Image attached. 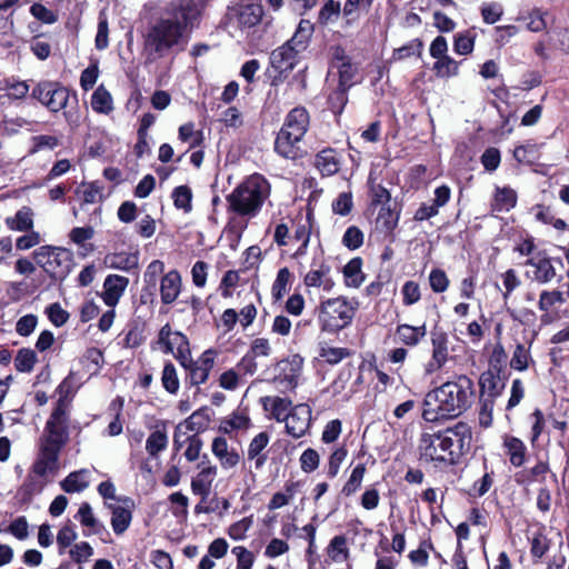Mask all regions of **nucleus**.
<instances>
[{
  "label": "nucleus",
  "mask_w": 569,
  "mask_h": 569,
  "mask_svg": "<svg viewBox=\"0 0 569 569\" xmlns=\"http://www.w3.org/2000/svg\"><path fill=\"white\" fill-rule=\"evenodd\" d=\"M111 509V527L116 535H122L130 526L132 512L128 507L109 505Z\"/></svg>",
  "instance_id": "31"
},
{
  "label": "nucleus",
  "mask_w": 569,
  "mask_h": 569,
  "mask_svg": "<svg viewBox=\"0 0 569 569\" xmlns=\"http://www.w3.org/2000/svg\"><path fill=\"white\" fill-rule=\"evenodd\" d=\"M299 56L290 44L283 43L271 52L270 64L281 76L293 70L299 61Z\"/></svg>",
  "instance_id": "15"
},
{
  "label": "nucleus",
  "mask_w": 569,
  "mask_h": 569,
  "mask_svg": "<svg viewBox=\"0 0 569 569\" xmlns=\"http://www.w3.org/2000/svg\"><path fill=\"white\" fill-rule=\"evenodd\" d=\"M181 291V277L178 271L171 270L161 278L160 295L164 305H170Z\"/></svg>",
  "instance_id": "23"
},
{
  "label": "nucleus",
  "mask_w": 569,
  "mask_h": 569,
  "mask_svg": "<svg viewBox=\"0 0 569 569\" xmlns=\"http://www.w3.org/2000/svg\"><path fill=\"white\" fill-rule=\"evenodd\" d=\"M399 214L390 208L382 207L377 217V226L385 232L390 233L398 224Z\"/></svg>",
  "instance_id": "50"
},
{
  "label": "nucleus",
  "mask_w": 569,
  "mask_h": 569,
  "mask_svg": "<svg viewBox=\"0 0 569 569\" xmlns=\"http://www.w3.org/2000/svg\"><path fill=\"white\" fill-rule=\"evenodd\" d=\"M60 144L59 138L56 136L40 134L32 138L31 152H39L41 150H53Z\"/></svg>",
  "instance_id": "56"
},
{
  "label": "nucleus",
  "mask_w": 569,
  "mask_h": 569,
  "mask_svg": "<svg viewBox=\"0 0 569 569\" xmlns=\"http://www.w3.org/2000/svg\"><path fill=\"white\" fill-rule=\"evenodd\" d=\"M88 469H80L69 473L61 482L60 486L63 491L68 493L81 492L89 487Z\"/></svg>",
  "instance_id": "28"
},
{
  "label": "nucleus",
  "mask_w": 569,
  "mask_h": 569,
  "mask_svg": "<svg viewBox=\"0 0 569 569\" xmlns=\"http://www.w3.org/2000/svg\"><path fill=\"white\" fill-rule=\"evenodd\" d=\"M201 7L196 0H173L144 34L143 47L147 59L154 61L171 50L182 49L190 32L198 26Z\"/></svg>",
  "instance_id": "1"
},
{
  "label": "nucleus",
  "mask_w": 569,
  "mask_h": 569,
  "mask_svg": "<svg viewBox=\"0 0 569 569\" xmlns=\"http://www.w3.org/2000/svg\"><path fill=\"white\" fill-rule=\"evenodd\" d=\"M37 360V353L32 349L23 348L14 358V367L20 372H31Z\"/></svg>",
  "instance_id": "42"
},
{
  "label": "nucleus",
  "mask_w": 569,
  "mask_h": 569,
  "mask_svg": "<svg viewBox=\"0 0 569 569\" xmlns=\"http://www.w3.org/2000/svg\"><path fill=\"white\" fill-rule=\"evenodd\" d=\"M129 279L119 274H109L103 282L102 299L108 307L113 308L120 300Z\"/></svg>",
  "instance_id": "17"
},
{
  "label": "nucleus",
  "mask_w": 569,
  "mask_h": 569,
  "mask_svg": "<svg viewBox=\"0 0 569 569\" xmlns=\"http://www.w3.org/2000/svg\"><path fill=\"white\" fill-rule=\"evenodd\" d=\"M363 243V232L356 226H350L345 231L342 244L349 250H356Z\"/></svg>",
  "instance_id": "53"
},
{
  "label": "nucleus",
  "mask_w": 569,
  "mask_h": 569,
  "mask_svg": "<svg viewBox=\"0 0 569 569\" xmlns=\"http://www.w3.org/2000/svg\"><path fill=\"white\" fill-rule=\"evenodd\" d=\"M302 138L293 136L292 132H288L284 129H280L274 141V151L286 158L295 160L300 157L301 150L299 143Z\"/></svg>",
  "instance_id": "18"
},
{
  "label": "nucleus",
  "mask_w": 569,
  "mask_h": 569,
  "mask_svg": "<svg viewBox=\"0 0 569 569\" xmlns=\"http://www.w3.org/2000/svg\"><path fill=\"white\" fill-rule=\"evenodd\" d=\"M357 305L343 297L323 301L319 310L322 329L338 331L346 328L355 317Z\"/></svg>",
  "instance_id": "6"
},
{
  "label": "nucleus",
  "mask_w": 569,
  "mask_h": 569,
  "mask_svg": "<svg viewBox=\"0 0 569 569\" xmlns=\"http://www.w3.org/2000/svg\"><path fill=\"white\" fill-rule=\"evenodd\" d=\"M396 335L402 343L413 347L427 335V327L425 323L419 327L406 323L399 325L396 329Z\"/></svg>",
  "instance_id": "29"
},
{
  "label": "nucleus",
  "mask_w": 569,
  "mask_h": 569,
  "mask_svg": "<svg viewBox=\"0 0 569 569\" xmlns=\"http://www.w3.org/2000/svg\"><path fill=\"white\" fill-rule=\"evenodd\" d=\"M473 398V381L466 375H460L426 395L422 418L429 422L456 418L471 407Z\"/></svg>",
  "instance_id": "2"
},
{
  "label": "nucleus",
  "mask_w": 569,
  "mask_h": 569,
  "mask_svg": "<svg viewBox=\"0 0 569 569\" xmlns=\"http://www.w3.org/2000/svg\"><path fill=\"white\" fill-rule=\"evenodd\" d=\"M309 127V113L302 108L298 107L292 109L286 117L282 129L292 132L293 136L303 138Z\"/></svg>",
  "instance_id": "21"
},
{
  "label": "nucleus",
  "mask_w": 569,
  "mask_h": 569,
  "mask_svg": "<svg viewBox=\"0 0 569 569\" xmlns=\"http://www.w3.org/2000/svg\"><path fill=\"white\" fill-rule=\"evenodd\" d=\"M432 357L426 371L432 373L441 369L448 360V335L438 329L431 331Z\"/></svg>",
  "instance_id": "13"
},
{
  "label": "nucleus",
  "mask_w": 569,
  "mask_h": 569,
  "mask_svg": "<svg viewBox=\"0 0 569 569\" xmlns=\"http://www.w3.org/2000/svg\"><path fill=\"white\" fill-rule=\"evenodd\" d=\"M6 224L10 230L29 231L33 228V212L29 207H22L13 217L6 219Z\"/></svg>",
  "instance_id": "30"
},
{
  "label": "nucleus",
  "mask_w": 569,
  "mask_h": 569,
  "mask_svg": "<svg viewBox=\"0 0 569 569\" xmlns=\"http://www.w3.org/2000/svg\"><path fill=\"white\" fill-rule=\"evenodd\" d=\"M263 12V7L260 3L237 4L228 9V18L244 30L259 24Z\"/></svg>",
  "instance_id": "9"
},
{
  "label": "nucleus",
  "mask_w": 569,
  "mask_h": 569,
  "mask_svg": "<svg viewBox=\"0 0 569 569\" xmlns=\"http://www.w3.org/2000/svg\"><path fill=\"white\" fill-rule=\"evenodd\" d=\"M517 204V192L510 187H497L491 203L492 211L507 212Z\"/></svg>",
  "instance_id": "27"
},
{
  "label": "nucleus",
  "mask_w": 569,
  "mask_h": 569,
  "mask_svg": "<svg viewBox=\"0 0 569 569\" xmlns=\"http://www.w3.org/2000/svg\"><path fill=\"white\" fill-rule=\"evenodd\" d=\"M214 355L212 349H208L193 362V366L186 368L189 372L187 381L191 386H199L207 381L214 365Z\"/></svg>",
  "instance_id": "14"
},
{
  "label": "nucleus",
  "mask_w": 569,
  "mask_h": 569,
  "mask_svg": "<svg viewBox=\"0 0 569 569\" xmlns=\"http://www.w3.org/2000/svg\"><path fill=\"white\" fill-rule=\"evenodd\" d=\"M320 456L312 449H306L300 456V467L302 471L309 473L315 471L319 467Z\"/></svg>",
  "instance_id": "57"
},
{
  "label": "nucleus",
  "mask_w": 569,
  "mask_h": 569,
  "mask_svg": "<svg viewBox=\"0 0 569 569\" xmlns=\"http://www.w3.org/2000/svg\"><path fill=\"white\" fill-rule=\"evenodd\" d=\"M262 407L269 411L271 417L277 421H284L292 408V401L289 398L282 397H263L261 398Z\"/></svg>",
  "instance_id": "25"
},
{
  "label": "nucleus",
  "mask_w": 569,
  "mask_h": 569,
  "mask_svg": "<svg viewBox=\"0 0 569 569\" xmlns=\"http://www.w3.org/2000/svg\"><path fill=\"white\" fill-rule=\"evenodd\" d=\"M479 386L481 393H487L491 400L500 393L499 378L490 370L480 375Z\"/></svg>",
  "instance_id": "41"
},
{
  "label": "nucleus",
  "mask_w": 569,
  "mask_h": 569,
  "mask_svg": "<svg viewBox=\"0 0 569 569\" xmlns=\"http://www.w3.org/2000/svg\"><path fill=\"white\" fill-rule=\"evenodd\" d=\"M91 107L96 112L103 114H109L113 110L112 97L102 84L92 93Z\"/></svg>",
  "instance_id": "33"
},
{
  "label": "nucleus",
  "mask_w": 569,
  "mask_h": 569,
  "mask_svg": "<svg viewBox=\"0 0 569 569\" xmlns=\"http://www.w3.org/2000/svg\"><path fill=\"white\" fill-rule=\"evenodd\" d=\"M403 296V305L411 306L420 300V288L415 281H407L401 289Z\"/></svg>",
  "instance_id": "63"
},
{
  "label": "nucleus",
  "mask_w": 569,
  "mask_h": 569,
  "mask_svg": "<svg viewBox=\"0 0 569 569\" xmlns=\"http://www.w3.org/2000/svg\"><path fill=\"white\" fill-rule=\"evenodd\" d=\"M315 167L323 177H330L340 169V161L336 156V151L331 148L323 149L316 154Z\"/></svg>",
  "instance_id": "26"
},
{
  "label": "nucleus",
  "mask_w": 569,
  "mask_h": 569,
  "mask_svg": "<svg viewBox=\"0 0 569 569\" xmlns=\"http://www.w3.org/2000/svg\"><path fill=\"white\" fill-rule=\"evenodd\" d=\"M311 408L307 403L293 406L284 419L286 430L293 438L306 435L311 425Z\"/></svg>",
  "instance_id": "11"
},
{
  "label": "nucleus",
  "mask_w": 569,
  "mask_h": 569,
  "mask_svg": "<svg viewBox=\"0 0 569 569\" xmlns=\"http://www.w3.org/2000/svg\"><path fill=\"white\" fill-rule=\"evenodd\" d=\"M69 555L73 561L77 563H82L88 561L89 558L93 555V548L89 545V542L81 541L73 545V547L69 550Z\"/></svg>",
  "instance_id": "58"
},
{
  "label": "nucleus",
  "mask_w": 569,
  "mask_h": 569,
  "mask_svg": "<svg viewBox=\"0 0 569 569\" xmlns=\"http://www.w3.org/2000/svg\"><path fill=\"white\" fill-rule=\"evenodd\" d=\"M69 439L68 426L61 423H46L43 436L41 438V450L48 451L49 457L59 455L62 447Z\"/></svg>",
  "instance_id": "10"
},
{
  "label": "nucleus",
  "mask_w": 569,
  "mask_h": 569,
  "mask_svg": "<svg viewBox=\"0 0 569 569\" xmlns=\"http://www.w3.org/2000/svg\"><path fill=\"white\" fill-rule=\"evenodd\" d=\"M328 555L335 562L343 561L348 558L347 539L343 536H336L329 543Z\"/></svg>",
  "instance_id": "44"
},
{
  "label": "nucleus",
  "mask_w": 569,
  "mask_h": 569,
  "mask_svg": "<svg viewBox=\"0 0 569 569\" xmlns=\"http://www.w3.org/2000/svg\"><path fill=\"white\" fill-rule=\"evenodd\" d=\"M362 260L360 258L351 259L343 268L346 284L358 288L365 280L361 271Z\"/></svg>",
  "instance_id": "36"
},
{
  "label": "nucleus",
  "mask_w": 569,
  "mask_h": 569,
  "mask_svg": "<svg viewBox=\"0 0 569 569\" xmlns=\"http://www.w3.org/2000/svg\"><path fill=\"white\" fill-rule=\"evenodd\" d=\"M31 96L46 106L51 112H58L64 109L70 97L67 88L50 81L38 83L33 88Z\"/></svg>",
  "instance_id": "7"
},
{
  "label": "nucleus",
  "mask_w": 569,
  "mask_h": 569,
  "mask_svg": "<svg viewBox=\"0 0 569 569\" xmlns=\"http://www.w3.org/2000/svg\"><path fill=\"white\" fill-rule=\"evenodd\" d=\"M161 382L166 391L176 395L179 390L180 382L177 370L171 362H167L162 370Z\"/></svg>",
  "instance_id": "45"
},
{
  "label": "nucleus",
  "mask_w": 569,
  "mask_h": 569,
  "mask_svg": "<svg viewBox=\"0 0 569 569\" xmlns=\"http://www.w3.org/2000/svg\"><path fill=\"white\" fill-rule=\"evenodd\" d=\"M39 267L52 279L63 280L71 271L73 253L62 247L41 246L33 251Z\"/></svg>",
  "instance_id": "5"
},
{
  "label": "nucleus",
  "mask_w": 569,
  "mask_h": 569,
  "mask_svg": "<svg viewBox=\"0 0 569 569\" xmlns=\"http://www.w3.org/2000/svg\"><path fill=\"white\" fill-rule=\"evenodd\" d=\"M138 253L118 252L106 257L110 268L129 271L138 267Z\"/></svg>",
  "instance_id": "32"
},
{
  "label": "nucleus",
  "mask_w": 569,
  "mask_h": 569,
  "mask_svg": "<svg viewBox=\"0 0 569 569\" xmlns=\"http://www.w3.org/2000/svg\"><path fill=\"white\" fill-rule=\"evenodd\" d=\"M348 450L345 447L337 448L329 457L328 477L335 478L340 469L341 463L346 459Z\"/></svg>",
  "instance_id": "60"
},
{
  "label": "nucleus",
  "mask_w": 569,
  "mask_h": 569,
  "mask_svg": "<svg viewBox=\"0 0 569 569\" xmlns=\"http://www.w3.org/2000/svg\"><path fill=\"white\" fill-rule=\"evenodd\" d=\"M331 267L326 263H319L318 268L311 269L303 278V283L308 288H322L329 292L335 287L331 276Z\"/></svg>",
  "instance_id": "19"
},
{
  "label": "nucleus",
  "mask_w": 569,
  "mask_h": 569,
  "mask_svg": "<svg viewBox=\"0 0 569 569\" xmlns=\"http://www.w3.org/2000/svg\"><path fill=\"white\" fill-rule=\"evenodd\" d=\"M475 46L473 38L469 33H457L455 36L453 50L458 54H469Z\"/></svg>",
  "instance_id": "62"
},
{
  "label": "nucleus",
  "mask_w": 569,
  "mask_h": 569,
  "mask_svg": "<svg viewBox=\"0 0 569 569\" xmlns=\"http://www.w3.org/2000/svg\"><path fill=\"white\" fill-rule=\"evenodd\" d=\"M217 476L216 466H207L191 480V490L193 495L200 496L206 501L211 492V486Z\"/></svg>",
  "instance_id": "22"
},
{
  "label": "nucleus",
  "mask_w": 569,
  "mask_h": 569,
  "mask_svg": "<svg viewBox=\"0 0 569 569\" xmlns=\"http://www.w3.org/2000/svg\"><path fill=\"white\" fill-rule=\"evenodd\" d=\"M507 455L509 456L510 462L515 467H520L525 463L526 459V446L516 437H507L503 442Z\"/></svg>",
  "instance_id": "34"
},
{
  "label": "nucleus",
  "mask_w": 569,
  "mask_h": 569,
  "mask_svg": "<svg viewBox=\"0 0 569 569\" xmlns=\"http://www.w3.org/2000/svg\"><path fill=\"white\" fill-rule=\"evenodd\" d=\"M232 553L237 557V569H251L254 557L251 551L242 546L232 549Z\"/></svg>",
  "instance_id": "64"
},
{
  "label": "nucleus",
  "mask_w": 569,
  "mask_h": 569,
  "mask_svg": "<svg viewBox=\"0 0 569 569\" xmlns=\"http://www.w3.org/2000/svg\"><path fill=\"white\" fill-rule=\"evenodd\" d=\"M172 199L176 208L190 212L192 209V191L188 186H179L172 191Z\"/></svg>",
  "instance_id": "48"
},
{
  "label": "nucleus",
  "mask_w": 569,
  "mask_h": 569,
  "mask_svg": "<svg viewBox=\"0 0 569 569\" xmlns=\"http://www.w3.org/2000/svg\"><path fill=\"white\" fill-rule=\"evenodd\" d=\"M471 428L458 422L451 428L438 432H422L419 440L420 458L425 461H439L455 465L467 453L471 446Z\"/></svg>",
  "instance_id": "3"
},
{
  "label": "nucleus",
  "mask_w": 569,
  "mask_h": 569,
  "mask_svg": "<svg viewBox=\"0 0 569 569\" xmlns=\"http://www.w3.org/2000/svg\"><path fill=\"white\" fill-rule=\"evenodd\" d=\"M59 455H56L53 458L49 457L48 451L41 450L40 458L33 465V471L38 476H46L48 472H51L56 469L58 462Z\"/></svg>",
  "instance_id": "51"
},
{
  "label": "nucleus",
  "mask_w": 569,
  "mask_h": 569,
  "mask_svg": "<svg viewBox=\"0 0 569 569\" xmlns=\"http://www.w3.org/2000/svg\"><path fill=\"white\" fill-rule=\"evenodd\" d=\"M365 472L366 466L363 463H359L358 466H356L348 481L342 487V495H345L346 497L353 495L360 488Z\"/></svg>",
  "instance_id": "47"
},
{
  "label": "nucleus",
  "mask_w": 569,
  "mask_h": 569,
  "mask_svg": "<svg viewBox=\"0 0 569 569\" xmlns=\"http://www.w3.org/2000/svg\"><path fill=\"white\" fill-rule=\"evenodd\" d=\"M422 50V42L419 39H413L409 43L396 49L393 51L392 58L395 60H403L406 58H409L411 56L421 54Z\"/></svg>",
  "instance_id": "55"
},
{
  "label": "nucleus",
  "mask_w": 569,
  "mask_h": 569,
  "mask_svg": "<svg viewBox=\"0 0 569 569\" xmlns=\"http://www.w3.org/2000/svg\"><path fill=\"white\" fill-rule=\"evenodd\" d=\"M566 301L563 292L560 290H543L539 296L538 308L539 310L548 313L557 305H563Z\"/></svg>",
  "instance_id": "37"
},
{
  "label": "nucleus",
  "mask_w": 569,
  "mask_h": 569,
  "mask_svg": "<svg viewBox=\"0 0 569 569\" xmlns=\"http://www.w3.org/2000/svg\"><path fill=\"white\" fill-rule=\"evenodd\" d=\"M531 360L530 351L525 345L518 343L513 350L510 367L518 371H525Z\"/></svg>",
  "instance_id": "49"
},
{
  "label": "nucleus",
  "mask_w": 569,
  "mask_h": 569,
  "mask_svg": "<svg viewBox=\"0 0 569 569\" xmlns=\"http://www.w3.org/2000/svg\"><path fill=\"white\" fill-rule=\"evenodd\" d=\"M290 271L288 268H282L278 271L277 278L272 284V297L276 300H280L287 292V287L290 281Z\"/></svg>",
  "instance_id": "52"
},
{
  "label": "nucleus",
  "mask_w": 569,
  "mask_h": 569,
  "mask_svg": "<svg viewBox=\"0 0 569 569\" xmlns=\"http://www.w3.org/2000/svg\"><path fill=\"white\" fill-rule=\"evenodd\" d=\"M430 287L433 292L442 293L449 287V279L441 269H433L429 274Z\"/></svg>",
  "instance_id": "59"
},
{
  "label": "nucleus",
  "mask_w": 569,
  "mask_h": 569,
  "mask_svg": "<svg viewBox=\"0 0 569 569\" xmlns=\"http://www.w3.org/2000/svg\"><path fill=\"white\" fill-rule=\"evenodd\" d=\"M76 518L80 520L82 526L90 528L92 533H99L103 529V525L96 519L92 508L88 502H83L80 506Z\"/></svg>",
  "instance_id": "39"
},
{
  "label": "nucleus",
  "mask_w": 569,
  "mask_h": 569,
  "mask_svg": "<svg viewBox=\"0 0 569 569\" xmlns=\"http://www.w3.org/2000/svg\"><path fill=\"white\" fill-rule=\"evenodd\" d=\"M336 68H338L339 72V86L338 90L330 96L329 100L331 103H333V100H337L342 108L347 101L346 92L353 86V78L358 69L351 61H343L342 63L336 64Z\"/></svg>",
  "instance_id": "16"
},
{
  "label": "nucleus",
  "mask_w": 569,
  "mask_h": 569,
  "mask_svg": "<svg viewBox=\"0 0 569 569\" xmlns=\"http://www.w3.org/2000/svg\"><path fill=\"white\" fill-rule=\"evenodd\" d=\"M209 421L208 410L199 409L184 420V426L189 431L200 432L207 429Z\"/></svg>",
  "instance_id": "46"
},
{
  "label": "nucleus",
  "mask_w": 569,
  "mask_h": 569,
  "mask_svg": "<svg viewBox=\"0 0 569 569\" xmlns=\"http://www.w3.org/2000/svg\"><path fill=\"white\" fill-rule=\"evenodd\" d=\"M78 535L76 530L73 529L72 525H64L57 535V543L59 547V553L62 555L64 550L70 547L74 540L77 539Z\"/></svg>",
  "instance_id": "54"
},
{
  "label": "nucleus",
  "mask_w": 569,
  "mask_h": 569,
  "mask_svg": "<svg viewBox=\"0 0 569 569\" xmlns=\"http://www.w3.org/2000/svg\"><path fill=\"white\" fill-rule=\"evenodd\" d=\"M436 74L441 78L455 77L459 72V63L449 56L437 59L433 64Z\"/></svg>",
  "instance_id": "43"
},
{
  "label": "nucleus",
  "mask_w": 569,
  "mask_h": 569,
  "mask_svg": "<svg viewBox=\"0 0 569 569\" xmlns=\"http://www.w3.org/2000/svg\"><path fill=\"white\" fill-rule=\"evenodd\" d=\"M252 523V517H246L232 523L228 529V535L233 540H242L244 539L246 533L251 528Z\"/></svg>",
  "instance_id": "61"
},
{
  "label": "nucleus",
  "mask_w": 569,
  "mask_h": 569,
  "mask_svg": "<svg viewBox=\"0 0 569 569\" xmlns=\"http://www.w3.org/2000/svg\"><path fill=\"white\" fill-rule=\"evenodd\" d=\"M270 194L268 180L258 173L248 177L227 197L229 208L239 216L254 217Z\"/></svg>",
  "instance_id": "4"
},
{
  "label": "nucleus",
  "mask_w": 569,
  "mask_h": 569,
  "mask_svg": "<svg viewBox=\"0 0 569 569\" xmlns=\"http://www.w3.org/2000/svg\"><path fill=\"white\" fill-rule=\"evenodd\" d=\"M250 423V418L244 411H236L221 421L219 429L224 433H230L233 430L248 429Z\"/></svg>",
  "instance_id": "35"
},
{
  "label": "nucleus",
  "mask_w": 569,
  "mask_h": 569,
  "mask_svg": "<svg viewBox=\"0 0 569 569\" xmlns=\"http://www.w3.org/2000/svg\"><path fill=\"white\" fill-rule=\"evenodd\" d=\"M302 362V358L298 355L279 361L274 367L273 382L279 385L282 390H293L298 386Z\"/></svg>",
  "instance_id": "8"
},
{
  "label": "nucleus",
  "mask_w": 569,
  "mask_h": 569,
  "mask_svg": "<svg viewBox=\"0 0 569 569\" xmlns=\"http://www.w3.org/2000/svg\"><path fill=\"white\" fill-rule=\"evenodd\" d=\"M270 441V436L266 431H261L256 435L249 442L247 449V457L249 460L254 461V468L260 470L268 460L266 448Z\"/></svg>",
  "instance_id": "20"
},
{
  "label": "nucleus",
  "mask_w": 569,
  "mask_h": 569,
  "mask_svg": "<svg viewBox=\"0 0 569 569\" xmlns=\"http://www.w3.org/2000/svg\"><path fill=\"white\" fill-rule=\"evenodd\" d=\"M526 266L529 267L527 271L528 277L540 284L551 282L556 276V267L553 260L548 257L537 256L526 261Z\"/></svg>",
  "instance_id": "12"
},
{
  "label": "nucleus",
  "mask_w": 569,
  "mask_h": 569,
  "mask_svg": "<svg viewBox=\"0 0 569 569\" xmlns=\"http://www.w3.org/2000/svg\"><path fill=\"white\" fill-rule=\"evenodd\" d=\"M351 351L347 348L332 347L327 343L320 346L319 356L330 365H337L341 360L351 356Z\"/></svg>",
  "instance_id": "38"
},
{
  "label": "nucleus",
  "mask_w": 569,
  "mask_h": 569,
  "mask_svg": "<svg viewBox=\"0 0 569 569\" xmlns=\"http://www.w3.org/2000/svg\"><path fill=\"white\" fill-rule=\"evenodd\" d=\"M212 453L219 459L224 469H230L239 463L240 456L236 450H229L227 440L223 437H217L211 445Z\"/></svg>",
  "instance_id": "24"
},
{
  "label": "nucleus",
  "mask_w": 569,
  "mask_h": 569,
  "mask_svg": "<svg viewBox=\"0 0 569 569\" xmlns=\"http://www.w3.org/2000/svg\"><path fill=\"white\" fill-rule=\"evenodd\" d=\"M168 446V437L164 430H156L150 433L146 441V450L151 457L164 450Z\"/></svg>",
  "instance_id": "40"
}]
</instances>
